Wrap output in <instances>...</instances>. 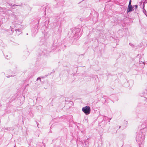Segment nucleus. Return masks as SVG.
Wrapping results in <instances>:
<instances>
[{"instance_id":"f257e3e1","label":"nucleus","mask_w":147,"mask_h":147,"mask_svg":"<svg viewBox=\"0 0 147 147\" xmlns=\"http://www.w3.org/2000/svg\"><path fill=\"white\" fill-rule=\"evenodd\" d=\"M80 30L79 28L75 27L72 28L71 29L72 32L71 37L73 38L74 39H77L82 35V34L80 32Z\"/></svg>"},{"instance_id":"f03ea898","label":"nucleus","mask_w":147,"mask_h":147,"mask_svg":"<svg viewBox=\"0 0 147 147\" xmlns=\"http://www.w3.org/2000/svg\"><path fill=\"white\" fill-rule=\"evenodd\" d=\"M90 107L89 106H86L83 107V112L86 115L90 113Z\"/></svg>"},{"instance_id":"7ed1b4c3","label":"nucleus","mask_w":147,"mask_h":147,"mask_svg":"<svg viewBox=\"0 0 147 147\" xmlns=\"http://www.w3.org/2000/svg\"><path fill=\"white\" fill-rule=\"evenodd\" d=\"M131 3V1L130 0L127 9V11L128 12L132 11L133 10V7L132 6Z\"/></svg>"},{"instance_id":"20e7f679","label":"nucleus","mask_w":147,"mask_h":147,"mask_svg":"<svg viewBox=\"0 0 147 147\" xmlns=\"http://www.w3.org/2000/svg\"><path fill=\"white\" fill-rule=\"evenodd\" d=\"M55 72V71L54 70H53L52 72H51L50 73H49L48 74V75L46 76H49L50 75H51L52 74L54 73Z\"/></svg>"},{"instance_id":"39448f33","label":"nucleus","mask_w":147,"mask_h":147,"mask_svg":"<svg viewBox=\"0 0 147 147\" xmlns=\"http://www.w3.org/2000/svg\"><path fill=\"white\" fill-rule=\"evenodd\" d=\"M40 80V81H41V78L40 77L38 78L37 79V80Z\"/></svg>"},{"instance_id":"423d86ee","label":"nucleus","mask_w":147,"mask_h":147,"mask_svg":"<svg viewBox=\"0 0 147 147\" xmlns=\"http://www.w3.org/2000/svg\"><path fill=\"white\" fill-rule=\"evenodd\" d=\"M19 6V5H16L15 4H14L13 5H12V6Z\"/></svg>"},{"instance_id":"0eeeda50","label":"nucleus","mask_w":147,"mask_h":147,"mask_svg":"<svg viewBox=\"0 0 147 147\" xmlns=\"http://www.w3.org/2000/svg\"><path fill=\"white\" fill-rule=\"evenodd\" d=\"M9 5L10 6H12V5H12V4H11V3H9Z\"/></svg>"},{"instance_id":"6e6552de","label":"nucleus","mask_w":147,"mask_h":147,"mask_svg":"<svg viewBox=\"0 0 147 147\" xmlns=\"http://www.w3.org/2000/svg\"><path fill=\"white\" fill-rule=\"evenodd\" d=\"M135 7L136 8V9H137V7H138V6H137V5H135Z\"/></svg>"},{"instance_id":"1a4fd4ad","label":"nucleus","mask_w":147,"mask_h":147,"mask_svg":"<svg viewBox=\"0 0 147 147\" xmlns=\"http://www.w3.org/2000/svg\"><path fill=\"white\" fill-rule=\"evenodd\" d=\"M82 111H83V108H82Z\"/></svg>"},{"instance_id":"9d476101","label":"nucleus","mask_w":147,"mask_h":147,"mask_svg":"<svg viewBox=\"0 0 147 147\" xmlns=\"http://www.w3.org/2000/svg\"><path fill=\"white\" fill-rule=\"evenodd\" d=\"M27 34V35H28V33H27V34Z\"/></svg>"}]
</instances>
